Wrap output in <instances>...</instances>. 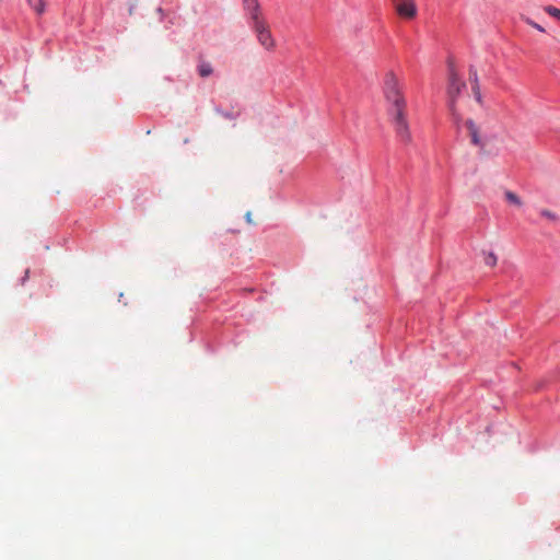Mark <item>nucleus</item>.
Listing matches in <instances>:
<instances>
[{"label": "nucleus", "mask_w": 560, "mask_h": 560, "mask_svg": "<svg viewBox=\"0 0 560 560\" xmlns=\"http://www.w3.org/2000/svg\"><path fill=\"white\" fill-rule=\"evenodd\" d=\"M384 95L387 103L390 105L389 113L393 116L397 137L401 141L409 143L411 141V133L406 118V101L398 78L393 71L387 72L385 75Z\"/></svg>", "instance_id": "f257e3e1"}, {"label": "nucleus", "mask_w": 560, "mask_h": 560, "mask_svg": "<svg viewBox=\"0 0 560 560\" xmlns=\"http://www.w3.org/2000/svg\"><path fill=\"white\" fill-rule=\"evenodd\" d=\"M463 88H465V83L459 80L454 67H450L447 85L448 109L456 122L459 121V114L457 113L455 103Z\"/></svg>", "instance_id": "f03ea898"}, {"label": "nucleus", "mask_w": 560, "mask_h": 560, "mask_svg": "<svg viewBox=\"0 0 560 560\" xmlns=\"http://www.w3.org/2000/svg\"><path fill=\"white\" fill-rule=\"evenodd\" d=\"M257 42L267 51H273L276 49V39L272 36L268 22H260V24L252 26Z\"/></svg>", "instance_id": "7ed1b4c3"}, {"label": "nucleus", "mask_w": 560, "mask_h": 560, "mask_svg": "<svg viewBox=\"0 0 560 560\" xmlns=\"http://www.w3.org/2000/svg\"><path fill=\"white\" fill-rule=\"evenodd\" d=\"M397 15L404 20H412L418 14L415 0H392Z\"/></svg>", "instance_id": "20e7f679"}, {"label": "nucleus", "mask_w": 560, "mask_h": 560, "mask_svg": "<svg viewBox=\"0 0 560 560\" xmlns=\"http://www.w3.org/2000/svg\"><path fill=\"white\" fill-rule=\"evenodd\" d=\"M465 126L468 130L471 143L476 147H479L480 150H483L485 143L481 140L479 128L475 121L472 119H468L466 120Z\"/></svg>", "instance_id": "39448f33"}, {"label": "nucleus", "mask_w": 560, "mask_h": 560, "mask_svg": "<svg viewBox=\"0 0 560 560\" xmlns=\"http://www.w3.org/2000/svg\"><path fill=\"white\" fill-rule=\"evenodd\" d=\"M246 13L249 15L250 26L260 24V22H266L264 15L261 13V9H260V4L259 3H257L256 5L247 9Z\"/></svg>", "instance_id": "423d86ee"}, {"label": "nucleus", "mask_w": 560, "mask_h": 560, "mask_svg": "<svg viewBox=\"0 0 560 560\" xmlns=\"http://www.w3.org/2000/svg\"><path fill=\"white\" fill-rule=\"evenodd\" d=\"M198 73L201 78H207L209 75L212 74L213 72V69H212V66L210 62H207V61H201L199 65H198Z\"/></svg>", "instance_id": "0eeeda50"}, {"label": "nucleus", "mask_w": 560, "mask_h": 560, "mask_svg": "<svg viewBox=\"0 0 560 560\" xmlns=\"http://www.w3.org/2000/svg\"><path fill=\"white\" fill-rule=\"evenodd\" d=\"M27 3L37 14H43L45 12L44 0H27Z\"/></svg>", "instance_id": "6e6552de"}, {"label": "nucleus", "mask_w": 560, "mask_h": 560, "mask_svg": "<svg viewBox=\"0 0 560 560\" xmlns=\"http://www.w3.org/2000/svg\"><path fill=\"white\" fill-rule=\"evenodd\" d=\"M504 196H505L506 201H509L510 203H513L517 207H521L523 205L520 197L513 191L508 190V191H505Z\"/></svg>", "instance_id": "1a4fd4ad"}, {"label": "nucleus", "mask_w": 560, "mask_h": 560, "mask_svg": "<svg viewBox=\"0 0 560 560\" xmlns=\"http://www.w3.org/2000/svg\"><path fill=\"white\" fill-rule=\"evenodd\" d=\"M539 214L541 215V218L548 220L549 222H557L558 221V215L551 211V210H548V209H541L539 211Z\"/></svg>", "instance_id": "9d476101"}, {"label": "nucleus", "mask_w": 560, "mask_h": 560, "mask_svg": "<svg viewBox=\"0 0 560 560\" xmlns=\"http://www.w3.org/2000/svg\"><path fill=\"white\" fill-rule=\"evenodd\" d=\"M498 262V257L494 253L490 252L485 256V264L489 267H494Z\"/></svg>", "instance_id": "9b49d317"}, {"label": "nucleus", "mask_w": 560, "mask_h": 560, "mask_svg": "<svg viewBox=\"0 0 560 560\" xmlns=\"http://www.w3.org/2000/svg\"><path fill=\"white\" fill-rule=\"evenodd\" d=\"M545 11L552 18H556L558 20H560V9L556 8V7H552V5H547L545 8Z\"/></svg>", "instance_id": "f8f14e48"}, {"label": "nucleus", "mask_w": 560, "mask_h": 560, "mask_svg": "<svg viewBox=\"0 0 560 560\" xmlns=\"http://www.w3.org/2000/svg\"><path fill=\"white\" fill-rule=\"evenodd\" d=\"M469 81L472 84H479L478 72L475 67L469 68Z\"/></svg>", "instance_id": "ddd939ff"}, {"label": "nucleus", "mask_w": 560, "mask_h": 560, "mask_svg": "<svg viewBox=\"0 0 560 560\" xmlns=\"http://www.w3.org/2000/svg\"><path fill=\"white\" fill-rule=\"evenodd\" d=\"M471 91H472V94H474L476 101L479 104H481L482 103V96H481L480 85L479 84H472Z\"/></svg>", "instance_id": "4468645a"}, {"label": "nucleus", "mask_w": 560, "mask_h": 560, "mask_svg": "<svg viewBox=\"0 0 560 560\" xmlns=\"http://www.w3.org/2000/svg\"><path fill=\"white\" fill-rule=\"evenodd\" d=\"M523 21H524L526 24H528L529 26H532V27L536 28L537 31H539V32H541V33H544V32H545V28H544L541 25H539L538 23L534 22L532 19H529V18H523Z\"/></svg>", "instance_id": "2eb2a0df"}, {"label": "nucleus", "mask_w": 560, "mask_h": 560, "mask_svg": "<svg viewBox=\"0 0 560 560\" xmlns=\"http://www.w3.org/2000/svg\"><path fill=\"white\" fill-rule=\"evenodd\" d=\"M243 1V7H244V10L246 11L247 9L256 5L258 2V0H242Z\"/></svg>", "instance_id": "dca6fc26"}, {"label": "nucleus", "mask_w": 560, "mask_h": 560, "mask_svg": "<svg viewBox=\"0 0 560 560\" xmlns=\"http://www.w3.org/2000/svg\"><path fill=\"white\" fill-rule=\"evenodd\" d=\"M245 218H246V221H247L248 223H253V220H252V213H250V212H247V213H246V215H245Z\"/></svg>", "instance_id": "f3484780"}]
</instances>
